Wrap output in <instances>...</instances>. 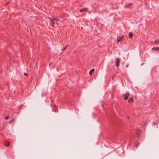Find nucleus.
<instances>
[{
  "label": "nucleus",
  "instance_id": "obj_17",
  "mask_svg": "<svg viewBox=\"0 0 159 159\" xmlns=\"http://www.w3.org/2000/svg\"><path fill=\"white\" fill-rule=\"evenodd\" d=\"M9 116H7L5 117V120H7V119H9Z\"/></svg>",
  "mask_w": 159,
  "mask_h": 159
},
{
  "label": "nucleus",
  "instance_id": "obj_10",
  "mask_svg": "<svg viewBox=\"0 0 159 159\" xmlns=\"http://www.w3.org/2000/svg\"><path fill=\"white\" fill-rule=\"evenodd\" d=\"M94 70V69H92L89 72V74L90 75H92V73H93Z\"/></svg>",
  "mask_w": 159,
  "mask_h": 159
},
{
  "label": "nucleus",
  "instance_id": "obj_14",
  "mask_svg": "<svg viewBox=\"0 0 159 159\" xmlns=\"http://www.w3.org/2000/svg\"><path fill=\"white\" fill-rule=\"evenodd\" d=\"M154 43L156 44H158L159 43V40L157 39L154 41Z\"/></svg>",
  "mask_w": 159,
  "mask_h": 159
},
{
  "label": "nucleus",
  "instance_id": "obj_19",
  "mask_svg": "<svg viewBox=\"0 0 159 159\" xmlns=\"http://www.w3.org/2000/svg\"><path fill=\"white\" fill-rule=\"evenodd\" d=\"M24 75H25V76H26V74L25 73H24Z\"/></svg>",
  "mask_w": 159,
  "mask_h": 159
},
{
  "label": "nucleus",
  "instance_id": "obj_1",
  "mask_svg": "<svg viewBox=\"0 0 159 159\" xmlns=\"http://www.w3.org/2000/svg\"><path fill=\"white\" fill-rule=\"evenodd\" d=\"M129 94V92H126L125 94H123V96L124 97L125 100H126L128 99Z\"/></svg>",
  "mask_w": 159,
  "mask_h": 159
},
{
  "label": "nucleus",
  "instance_id": "obj_9",
  "mask_svg": "<svg viewBox=\"0 0 159 159\" xmlns=\"http://www.w3.org/2000/svg\"><path fill=\"white\" fill-rule=\"evenodd\" d=\"M152 50L156 51L159 50V47H153L152 48Z\"/></svg>",
  "mask_w": 159,
  "mask_h": 159
},
{
  "label": "nucleus",
  "instance_id": "obj_4",
  "mask_svg": "<svg viewBox=\"0 0 159 159\" xmlns=\"http://www.w3.org/2000/svg\"><path fill=\"white\" fill-rule=\"evenodd\" d=\"M124 37V36L122 35L121 36L118 37L117 40V42L119 43L120 41H121Z\"/></svg>",
  "mask_w": 159,
  "mask_h": 159
},
{
  "label": "nucleus",
  "instance_id": "obj_13",
  "mask_svg": "<svg viewBox=\"0 0 159 159\" xmlns=\"http://www.w3.org/2000/svg\"><path fill=\"white\" fill-rule=\"evenodd\" d=\"M133 36L132 33L131 32H130L129 34V37L130 38H132Z\"/></svg>",
  "mask_w": 159,
  "mask_h": 159
},
{
  "label": "nucleus",
  "instance_id": "obj_15",
  "mask_svg": "<svg viewBox=\"0 0 159 159\" xmlns=\"http://www.w3.org/2000/svg\"><path fill=\"white\" fill-rule=\"evenodd\" d=\"M139 129H138L136 132V134L138 136H139Z\"/></svg>",
  "mask_w": 159,
  "mask_h": 159
},
{
  "label": "nucleus",
  "instance_id": "obj_16",
  "mask_svg": "<svg viewBox=\"0 0 159 159\" xmlns=\"http://www.w3.org/2000/svg\"><path fill=\"white\" fill-rule=\"evenodd\" d=\"M139 144H140V143H138L137 144H136V147H138L139 145Z\"/></svg>",
  "mask_w": 159,
  "mask_h": 159
},
{
  "label": "nucleus",
  "instance_id": "obj_18",
  "mask_svg": "<svg viewBox=\"0 0 159 159\" xmlns=\"http://www.w3.org/2000/svg\"><path fill=\"white\" fill-rule=\"evenodd\" d=\"M14 120V119H13V120H11L10 122V123H11L12 122V121H13Z\"/></svg>",
  "mask_w": 159,
  "mask_h": 159
},
{
  "label": "nucleus",
  "instance_id": "obj_2",
  "mask_svg": "<svg viewBox=\"0 0 159 159\" xmlns=\"http://www.w3.org/2000/svg\"><path fill=\"white\" fill-rule=\"evenodd\" d=\"M120 62V59L119 58H117L116 59V66H118L119 65V63Z\"/></svg>",
  "mask_w": 159,
  "mask_h": 159
},
{
  "label": "nucleus",
  "instance_id": "obj_6",
  "mask_svg": "<svg viewBox=\"0 0 159 159\" xmlns=\"http://www.w3.org/2000/svg\"><path fill=\"white\" fill-rule=\"evenodd\" d=\"M134 101V99L133 97L130 98L128 100V102L129 103H131Z\"/></svg>",
  "mask_w": 159,
  "mask_h": 159
},
{
  "label": "nucleus",
  "instance_id": "obj_5",
  "mask_svg": "<svg viewBox=\"0 0 159 159\" xmlns=\"http://www.w3.org/2000/svg\"><path fill=\"white\" fill-rule=\"evenodd\" d=\"M88 9L87 8H84L80 10V11L81 12L87 11Z\"/></svg>",
  "mask_w": 159,
  "mask_h": 159
},
{
  "label": "nucleus",
  "instance_id": "obj_11",
  "mask_svg": "<svg viewBox=\"0 0 159 159\" xmlns=\"http://www.w3.org/2000/svg\"><path fill=\"white\" fill-rule=\"evenodd\" d=\"M52 18L54 21L56 20V21H58L59 20L58 19V18H57L55 17H52Z\"/></svg>",
  "mask_w": 159,
  "mask_h": 159
},
{
  "label": "nucleus",
  "instance_id": "obj_8",
  "mask_svg": "<svg viewBox=\"0 0 159 159\" xmlns=\"http://www.w3.org/2000/svg\"><path fill=\"white\" fill-rule=\"evenodd\" d=\"M132 5V3H129V4H126L125 6V7L126 8H129V7L130 6H131Z\"/></svg>",
  "mask_w": 159,
  "mask_h": 159
},
{
  "label": "nucleus",
  "instance_id": "obj_3",
  "mask_svg": "<svg viewBox=\"0 0 159 159\" xmlns=\"http://www.w3.org/2000/svg\"><path fill=\"white\" fill-rule=\"evenodd\" d=\"M50 24L52 27H54L55 22H54V20L52 18L50 20Z\"/></svg>",
  "mask_w": 159,
  "mask_h": 159
},
{
  "label": "nucleus",
  "instance_id": "obj_7",
  "mask_svg": "<svg viewBox=\"0 0 159 159\" xmlns=\"http://www.w3.org/2000/svg\"><path fill=\"white\" fill-rule=\"evenodd\" d=\"M4 145L7 147H8L10 145V143L8 141H5Z\"/></svg>",
  "mask_w": 159,
  "mask_h": 159
},
{
  "label": "nucleus",
  "instance_id": "obj_20",
  "mask_svg": "<svg viewBox=\"0 0 159 159\" xmlns=\"http://www.w3.org/2000/svg\"><path fill=\"white\" fill-rule=\"evenodd\" d=\"M128 65H127L126 67H128Z\"/></svg>",
  "mask_w": 159,
  "mask_h": 159
},
{
  "label": "nucleus",
  "instance_id": "obj_12",
  "mask_svg": "<svg viewBox=\"0 0 159 159\" xmlns=\"http://www.w3.org/2000/svg\"><path fill=\"white\" fill-rule=\"evenodd\" d=\"M68 45H67L66 46L64 47L63 48L61 49V50L63 51H65L67 48V47H68Z\"/></svg>",
  "mask_w": 159,
  "mask_h": 159
}]
</instances>
